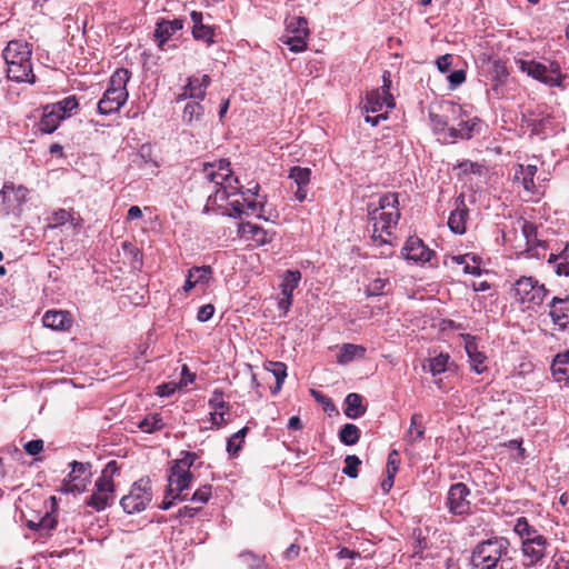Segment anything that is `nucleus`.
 <instances>
[{
	"mask_svg": "<svg viewBox=\"0 0 569 569\" xmlns=\"http://www.w3.org/2000/svg\"><path fill=\"white\" fill-rule=\"evenodd\" d=\"M561 260H569V242L558 253H551L548 258L549 263H556Z\"/></svg>",
	"mask_w": 569,
	"mask_h": 569,
	"instance_id": "obj_63",
	"label": "nucleus"
},
{
	"mask_svg": "<svg viewBox=\"0 0 569 569\" xmlns=\"http://www.w3.org/2000/svg\"><path fill=\"white\" fill-rule=\"evenodd\" d=\"M512 295L516 301L529 309L543 302L547 290L535 278L521 277L515 282Z\"/></svg>",
	"mask_w": 569,
	"mask_h": 569,
	"instance_id": "obj_7",
	"label": "nucleus"
},
{
	"mask_svg": "<svg viewBox=\"0 0 569 569\" xmlns=\"http://www.w3.org/2000/svg\"><path fill=\"white\" fill-rule=\"evenodd\" d=\"M450 366V356L449 353L440 352L433 357H429L422 363V370L425 372L431 373L433 377L446 372Z\"/></svg>",
	"mask_w": 569,
	"mask_h": 569,
	"instance_id": "obj_29",
	"label": "nucleus"
},
{
	"mask_svg": "<svg viewBox=\"0 0 569 569\" xmlns=\"http://www.w3.org/2000/svg\"><path fill=\"white\" fill-rule=\"evenodd\" d=\"M202 100H190L183 108L182 120L191 124L199 122L204 116V107L201 104Z\"/></svg>",
	"mask_w": 569,
	"mask_h": 569,
	"instance_id": "obj_39",
	"label": "nucleus"
},
{
	"mask_svg": "<svg viewBox=\"0 0 569 569\" xmlns=\"http://www.w3.org/2000/svg\"><path fill=\"white\" fill-rule=\"evenodd\" d=\"M537 173V166L535 164H518L515 171V180L519 181L525 190L532 192L535 190L533 178Z\"/></svg>",
	"mask_w": 569,
	"mask_h": 569,
	"instance_id": "obj_33",
	"label": "nucleus"
},
{
	"mask_svg": "<svg viewBox=\"0 0 569 569\" xmlns=\"http://www.w3.org/2000/svg\"><path fill=\"white\" fill-rule=\"evenodd\" d=\"M399 465H400L399 452L396 449H393L388 455L387 473L396 476V473L399 470Z\"/></svg>",
	"mask_w": 569,
	"mask_h": 569,
	"instance_id": "obj_56",
	"label": "nucleus"
},
{
	"mask_svg": "<svg viewBox=\"0 0 569 569\" xmlns=\"http://www.w3.org/2000/svg\"><path fill=\"white\" fill-rule=\"evenodd\" d=\"M402 254L407 260L425 264L431 260L435 251L429 249L420 238L412 236L407 239L402 248Z\"/></svg>",
	"mask_w": 569,
	"mask_h": 569,
	"instance_id": "obj_15",
	"label": "nucleus"
},
{
	"mask_svg": "<svg viewBox=\"0 0 569 569\" xmlns=\"http://www.w3.org/2000/svg\"><path fill=\"white\" fill-rule=\"evenodd\" d=\"M214 315V307L211 303L203 305L199 308L197 313V320L200 322L209 321Z\"/></svg>",
	"mask_w": 569,
	"mask_h": 569,
	"instance_id": "obj_60",
	"label": "nucleus"
},
{
	"mask_svg": "<svg viewBox=\"0 0 569 569\" xmlns=\"http://www.w3.org/2000/svg\"><path fill=\"white\" fill-rule=\"evenodd\" d=\"M241 196L243 199L244 192H241ZM226 210L230 217L240 219L244 214V201H240L239 199L231 200L228 202Z\"/></svg>",
	"mask_w": 569,
	"mask_h": 569,
	"instance_id": "obj_52",
	"label": "nucleus"
},
{
	"mask_svg": "<svg viewBox=\"0 0 569 569\" xmlns=\"http://www.w3.org/2000/svg\"><path fill=\"white\" fill-rule=\"evenodd\" d=\"M548 541L546 537H536V540L521 543L522 556L529 560L523 563L526 568L538 565L546 556Z\"/></svg>",
	"mask_w": 569,
	"mask_h": 569,
	"instance_id": "obj_19",
	"label": "nucleus"
},
{
	"mask_svg": "<svg viewBox=\"0 0 569 569\" xmlns=\"http://www.w3.org/2000/svg\"><path fill=\"white\" fill-rule=\"evenodd\" d=\"M308 21L305 17H289L286 19V33L280 40L292 52H302L307 48L309 37Z\"/></svg>",
	"mask_w": 569,
	"mask_h": 569,
	"instance_id": "obj_9",
	"label": "nucleus"
},
{
	"mask_svg": "<svg viewBox=\"0 0 569 569\" xmlns=\"http://www.w3.org/2000/svg\"><path fill=\"white\" fill-rule=\"evenodd\" d=\"M361 436L360 429L353 423H346L339 430L338 437L345 446L356 445Z\"/></svg>",
	"mask_w": 569,
	"mask_h": 569,
	"instance_id": "obj_43",
	"label": "nucleus"
},
{
	"mask_svg": "<svg viewBox=\"0 0 569 569\" xmlns=\"http://www.w3.org/2000/svg\"><path fill=\"white\" fill-rule=\"evenodd\" d=\"M193 476L187 470V465L182 463V468H178L177 465L172 463L170 467V473L168 476V489L169 492H176L172 499H179L184 501L188 499L187 495H183V490L191 486Z\"/></svg>",
	"mask_w": 569,
	"mask_h": 569,
	"instance_id": "obj_13",
	"label": "nucleus"
},
{
	"mask_svg": "<svg viewBox=\"0 0 569 569\" xmlns=\"http://www.w3.org/2000/svg\"><path fill=\"white\" fill-rule=\"evenodd\" d=\"M194 282L198 284H207L212 278L213 270L210 266L193 267L190 270Z\"/></svg>",
	"mask_w": 569,
	"mask_h": 569,
	"instance_id": "obj_49",
	"label": "nucleus"
},
{
	"mask_svg": "<svg viewBox=\"0 0 569 569\" xmlns=\"http://www.w3.org/2000/svg\"><path fill=\"white\" fill-rule=\"evenodd\" d=\"M360 465L361 460L357 456L349 455L345 459V468L342 469V472L349 478L355 479L358 477V467Z\"/></svg>",
	"mask_w": 569,
	"mask_h": 569,
	"instance_id": "obj_51",
	"label": "nucleus"
},
{
	"mask_svg": "<svg viewBox=\"0 0 569 569\" xmlns=\"http://www.w3.org/2000/svg\"><path fill=\"white\" fill-rule=\"evenodd\" d=\"M383 84L367 93L363 101V109L366 112L381 113L383 109H392L395 107V99L390 93V72L385 71L382 76Z\"/></svg>",
	"mask_w": 569,
	"mask_h": 569,
	"instance_id": "obj_10",
	"label": "nucleus"
},
{
	"mask_svg": "<svg viewBox=\"0 0 569 569\" xmlns=\"http://www.w3.org/2000/svg\"><path fill=\"white\" fill-rule=\"evenodd\" d=\"M465 349L468 355L471 369L478 375L485 372L487 369V367L485 366L487 357L483 352H481L478 349L476 341L473 339L467 340Z\"/></svg>",
	"mask_w": 569,
	"mask_h": 569,
	"instance_id": "obj_28",
	"label": "nucleus"
},
{
	"mask_svg": "<svg viewBox=\"0 0 569 569\" xmlns=\"http://www.w3.org/2000/svg\"><path fill=\"white\" fill-rule=\"evenodd\" d=\"M548 307L552 323L559 330L569 329V295L563 298L553 297Z\"/></svg>",
	"mask_w": 569,
	"mask_h": 569,
	"instance_id": "obj_16",
	"label": "nucleus"
},
{
	"mask_svg": "<svg viewBox=\"0 0 569 569\" xmlns=\"http://www.w3.org/2000/svg\"><path fill=\"white\" fill-rule=\"evenodd\" d=\"M518 69L528 77L543 83L549 88H566L568 76L561 71L560 63L551 59L527 60L516 59Z\"/></svg>",
	"mask_w": 569,
	"mask_h": 569,
	"instance_id": "obj_4",
	"label": "nucleus"
},
{
	"mask_svg": "<svg viewBox=\"0 0 569 569\" xmlns=\"http://www.w3.org/2000/svg\"><path fill=\"white\" fill-rule=\"evenodd\" d=\"M69 219L70 213L64 209H59L49 218V224L54 228L60 227L63 226Z\"/></svg>",
	"mask_w": 569,
	"mask_h": 569,
	"instance_id": "obj_55",
	"label": "nucleus"
},
{
	"mask_svg": "<svg viewBox=\"0 0 569 569\" xmlns=\"http://www.w3.org/2000/svg\"><path fill=\"white\" fill-rule=\"evenodd\" d=\"M183 28V20L181 19H173L171 21L169 20H162L157 23V28L154 30V38L158 40V46L162 48L164 42L177 31L181 30Z\"/></svg>",
	"mask_w": 569,
	"mask_h": 569,
	"instance_id": "obj_26",
	"label": "nucleus"
},
{
	"mask_svg": "<svg viewBox=\"0 0 569 569\" xmlns=\"http://www.w3.org/2000/svg\"><path fill=\"white\" fill-rule=\"evenodd\" d=\"M42 323L47 328L62 330L69 325V318L63 311L48 310L42 317Z\"/></svg>",
	"mask_w": 569,
	"mask_h": 569,
	"instance_id": "obj_38",
	"label": "nucleus"
},
{
	"mask_svg": "<svg viewBox=\"0 0 569 569\" xmlns=\"http://www.w3.org/2000/svg\"><path fill=\"white\" fill-rule=\"evenodd\" d=\"M43 440L34 439L24 443L23 449L29 456H37L43 450Z\"/></svg>",
	"mask_w": 569,
	"mask_h": 569,
	"instance_id": "obj_59",
	"label": "nucleus"
},
{
	"mask_svg": "<svg viewBox=\"0 0 569 569\" xmlns=\"http://www.w3.org/2000/svg\"><path fill=\"white\" fill-rule=\"evenodd\" d=\"M198 459V455L196 452L187 451L183 457L174 460L173 463L177 465L178 468H182V463L187 465V470L190 471V468L193 466L194 461Z\"/></svg>",
	"mask_w": 569,
	"mask_h": 569,
	"instance_id": "obj_62",
	"label": "nucleus"
},
{
	"mask_svg": "<svg viewBox=\"0 0 569 569\" xmlns=\"http://www.w3.org/2000/svg\"><path fill=\"white\" fill-rule=\"evenodd\" d=\"M365 355V347L353 343H343L337 355V362L339 365H348L357 358H363Z\"/></svg>",
	"mask_w": 569,
	"mask_h": 569,
	"instance_id": "obj_35",
	"label": "nucleus"
},
{
	"mask_svg": "<svg viewBox=\"0 0 569 569\" xmlns=\"http://www.w3.org/2000/svg\"><path fill=\"white\" fill-rule=\"evenodd\" d=\"M521 231L526 239L528 251H532L535 247L543 244V242L537 238V226L535 223L526 220L522 221Z\"/></svg>",
	"mask_w": 569,
	"mask_h": 569,
	"instance_id": "obj_46",
	"label": "nucleus"
},
{
	"mask_svg": "<svg viewBox=\"0 0 569 569\" xmlns=\"http://www.w3.org/2000/svg\"><path fill=\"white\" fill-rule=\"evenodd\" d=\"M288 178L292 180L297 187L295 191L296 200L299 202L305 201L308 194V186L311 180V170L309 168L295 166L290 168Z\"/></svg>",
	"mask_w": 569,
	"mask_h": 569,
	"instance_id": "obj_21",
	"label": "nucleus"
},
{
	"mask_svg": "<svg viewBox=\"0 0 569 569\" xmlns=\"http://www.w3.org/2000/svg\"><path fill=\"white\" fill-rule=\"evenodd\" d=\"M452 263L462 266V270L467 274L479 276L481 273V259L472 253L451 256Z\"/></svg>",
	"mask_w": 569,
	"mask_h": 569,
	"instance_id": "obj_32",
	"label": "nucleus"
},
{
	"mask_svg": "<svg viewBox=\"0 0 569 569\" xmlns=\"http://www.w3.org/2000/svg\"><path fill=\"white\" fill-rule=\"evenodd\" d=\"M32 48L26 41L12 40L2 51L7 64L8 79L16 82L34 83L36 76L32 70Z\"/></svg>",
	"mask_w": 569,
	"mask_h": 569,
	"instance_id": "obj_3",
	"label": "nucleus"
},
{
	"mask_svg": "<svg viewBox=\"0 0 569 569\" xmlns=\"http://www.w3.org/2000/svg\"><path fill=\"white\" fill-rule=\"evenodd\" d=\"M152 499L151 481L149 478L137 480L128 495L123 496L120 505L128 515L143 511Z\"/></svg>",
	"mask_w": 569,
	"mask_h": 569,
	"instance_id": "obj_8",
	"label": "nucleus"
},
{
	"mask_svg": "<svg viewBox=\"0 0 569 569\" xmlns=\"http://www.w3.org/2000/svg\"><path fill=\"white\" fill-rule=\"evenodd\" d=\"M467 218H468V209L465 204L463 197L460 196L456 200V209L453 211H451L450 217L448 219V226H449L450 230L457 234L465 233Z\"/></svg>",
	"mask_w": 569,
	"mask_h": 569,
	"instance_id": "obj_24",
	"label": "nucleus"
},
{
	"mask_svg": "<svg viewBox=\"0 0 569 569\" xmlns=\"http://www.w3.org/2000/svg\"><path fill=\"white\" fill-rule=\"evenodd\" d=\"M238 232L241 237L254 241L257 246H263L270 241L268 232L262 227L250 222H241Z\"/></svg>",
	"mask_w": 569,
	"mask_h": 569,
	"instance_id": "obj_27",
	"label": "nucleus"
},
{
	"mask_svg": "<svg viewBox=\"0 0 569 569\" xmlns=\"http://www.w3.org/2000/svg\"><path fill=\"white\" fill-rule=\"evenodd\" d=\"M211 489H212V487L210 485H204V486L200 487L199 489H197L193 492L190 500L193 502H200V503L208 502V500L210 499L211 493H212Z\"/></svg>",
	"mask_w": 569,
	"mask_h": 569,
	"instance_id": "obj_54",
	"label": "nucleus"
},
{
	"mask_svg": "<svg viewBox=\"0 0 569 569\" xmlns=\"http://www.w3.org/2000/svg\"><path fill=\"white\" fill-rule=\"evenodd\" d=\"M481 130V120L477 117L461 119L457 127H449L446 137L456 141L457 139L469 140Z\"/></svg>",
	"mask_w": 569,
	"mask_h": 569,
	"instance_id": "obj_20",
	"label": "nucleus"
},
{
	"mask_svg": "<svg viewBox=\"0 0 569 569\" xmlns=\"http://www.w3.org/2000/svg\"><path fill=\"white\" fill-rule=\"evenodd\" d=\"M249 431L248 427H243L240 430H238L236 433H233L230 438L227 440V451L230 457L234 458L238 456L239 451L242 448V443L244 441V438Z\"/></svg>",
	"mask_w": 569,
	"mask_h": 569,
	"instance_id": "obj_44",
	"label": "nucleus"
},
{
	"mask_svg": "<svg viewBox=\"0 0 569 569\" xmlns=\"http://www.w3.org/2000/svg\"><path fill=\"white\" fill-rule=\"evenodd\" d=\"M202 173L212 184L213 192L208 197V201L212 203L219 204L240 191L239 180L232 174L230 162L226 159L216 163H204Z\"/></svg>",
	"mask_w": 569,
	"mask_h": 569,
	"instance_id": "obj_2",
	"label": "nucleus"
},
{
	"mask_svg": "<svg viewBox=\"0 0 569 569\" xmlns=\"http://www.w3.org/2000/svg\"><path fill=\"white\" fill-rule=\"evenodd\" d=\"M266 368L273 375L276 380L284 382L287 378V366L283 362L270 361Z\"/></svg>",
	"mask_w": 569,
	"mask_h": 569,
	"instance_id": "obj_53",
	"label": "nucleus"
},
{
	"mask_svg": "<svg viewBox=\"0 0 569 569\" xmlns=\"http://www.w3.org/2000/svg\"><path fill=\"white\" fill-rule=\"evenodd\" d=\"M50 106L64 119L69 117L73 110L78 109L79 103L74 96H68L56 103H51Z\"/></svg>",
	"mask_w": 569,
	"mask_h": 569,
	"instance_id": "obj_45",
	"label": "nucleus"
},
{
	"mask_svg": "<svg viewBox=\"0 0 569 569\" xmlns=\"http://www.w3.org/2000/svg\"><path fill=\"white\" fill-rule=\"evenodd\" d=\"M240 560L247 566L248 569H262L264 567L263 558L246 551L240 553Z\"/></svg>",
	"mask_w": 569,
	"mask_h": 569,
	"instance_id": "obj_50",
	"label": "nucleus"
},
{
	"mask_svg": "<svg viewBox=\"0 0 569 569\" xmlns=\"http://www.w3.org/2000/svg\"><path fill=\"white\" fill-rule=\"evenodd\" d=\"M129 97L128 91H113L106 90L102 98L98 102V112L100 114H111L120 110L127 102Z\"/></svg>",
	"mask_w": 569,
	"mask_h": 569,
	"instance_id": "obj_18",
	"label": "nucleus"
},
{
	"mask_svg": "<svg viewBox=\"0 0 569 569\" xmlns=\"http://www.w3.org/2000/svg\"><path fill=\"white\" fill-rule=\"evenodd\" d=\"M510 542L505 537H493L479 542L472 551L471 562L476 569H497L499 561L508 555Z\"/></svg>",
	"mask_w": 569,
	"mask_h": 569,
	"instance_id": "obj_6",
	"label": "nucleus"
},
{
	"mask_svg": "<svg viewBox=\"0 0 569 569\" xmlns=\"http://www.w3.org/2000/svg\"><path fill=\"white\" fill-rule=\"evenodd\" d=\"M301 280V273L298 270H288L284 273L282 282L280 284L281 296L293 297V291L298 287Z\"/></svg>",
	"mask_w": 569,
	"mask_h": 569,
	"instance_id": "obj_42",
	"label": "nucleus"
},
{
	"mask_svg": "<svg viewBox=\"0 0 569 569\" xmlns=\"http://www.w3.org/2000/svg\"><path fill=\"white\" fill-rule=\"evenodd\" d=\"M208 405L213 411L228 413L230 410L229 402L223 400V391L221 389L213 390L211 398L208 400Z\"/></svg>",
	"mask_w": 569,
	"mask_h": 569,
	"instance_id": "obj_48",
	"label": "nucleus"
},
{
	"mask_svg": "<svg viewBox=\"0 0 569 569\" xmlns=\"http://www.w3.org/2000/svg\"><path fill=\"white\" fill-rule=\"evenodd\" d=\"M211 83V78L208 74L190 76L183 86L187 90L190 100H203L207 94V89Z\"/></svg>",
	"mask_w": 569,
	"mask_h": 569,
	"instance_id": "obj_23",
	"label": "nucleus"
},
{
	"mask_svg": "<svg viewBox=\"0 0 569 569\" xmlns=\"http://www.w3.org/2000/svg\"><path fill=\"white\" fill-rule=\"evenodd\" d=\"M138 428L146 433L161 430L164 428L163 417L158 412L150 413L138 422Z\"/></svg>",
	"mask_w": 569,
	"mask_h": 569,
	"instance_id": "obj_41",
	"label": "nucleus"
},
{
	"mask_svg": "<svg viewBox=\"0 0 569 569\" xmlns=\"http://www.w3.org/2000/svg\"><path fill=\"white\" fill-rule=\"evenodd\" d=\"M226 412H220V411H212L210 412V422H211V428H216V429H219L223 426L227 425L228 420L226 419Z\"/></svg>",
	"mask_w": 569,
	"mask_h": 569,
	"instance_id": "obj_61",
	"label": "nucleus"
},
{
	"mask_svg": "<svg viewBox=\"0 0 569 569\" xmlns=\"http://www.w3.org/2000/svg\"><path fill=\"white\" fill-rule=\"evenodd\" d=\"M28 194L29 190L24 186L6 182L0 190V202L7 213H16L27 201Z\"/></svg>",
	"mask_w": 569,
	"mask_h": 569,
	"instance_id": "obj_12",
	"label": "nucleus"
},
{
	"mask_svg": "<svg viewBox=\"0 0 569 569\" xmlns=\"http://www.w3.org/2000/svg\"><path fill=\"white\" fill-rule=\"evenodd\" d=\"M449 87L455 90L466 81V71L463 69L455 70L448 76Z\"/></svg>",
	"mask_w": 569,
	"mask_h": 569,
	"instance_id": "obj_57",
	"label": "nucleus"
},
{
	"mask_svg": "<svg viewBox=\"0 0 569 569\" xmlns=\"http://www.w3.org/2000/svg\"><path fill=\"white\" fill-rule=\"evenodd\" d=\"M26 526L31 529L39 531L41 536L49 535L57 526V520L49 512L37 519H27Z\"/></svg>",
	"mask_w": 569,
	"mask_h": 569,
	"instance_id": "obj_37",
	"label": "nucleus"
},
{
	"mask_svg": "<svg viewBox=\"0 0 569 569\" xmlns=\"http://www.w3.org/2000/svg\"><path fill=\"white\" fill-rule=\"evenodd\" d=\"M244 201V214H256L257 217L261 218V211L263 210V204L261 202H258L256 200H250L247 198H243Z\"/></svg>",
	"mask_w": 569,
	"mask_h": 569,
	"instance_id": "obj_58",
	"label": "nucleus"
},
{
	"mask_svg": "<svg viewBox=\"0 0 569 569\" xmlns=\"http://www.w3.org/2000/svg\"><path fill=\"white\" fill-rule=\"evenodd\" d=\"M390 290V282L387 278H376L367 287V296L377 297L386 295Z\"/></svg>",
	"mask_w": 569,
	"mask_h": 569,
	"instance_id": "obj_47",
	"label": "nucleus"
},
{
	"mask_svg": "<svg viewBox=\"0 0 569 569\" xmlns=\"http://www.w3.org/2000/svg\"><path fill=\"white\" fill-rule=\"evenodd\" d=\"M551 372L556 381L569 386V350L556 355Z\"/></svg>",
	"mask_w": 569,
	"mask_h": 569,
	"instance_id": "obj_25",
	"label": "nucleus"
},
{
	"mask_svg": "<svg viewBox=\"0 0 569 569\" xmlns=\"http://www.w3.org/2000/svg\"><path fill=\"white\" fill-rule=\"evenodd\" d=\"M345 415L350 419H358L366 412L362 397L358 393H349L345 399Z\"/></svg>",
	"mask_w": 569,
	"mask_h": 569,
	"instance_id": "obj_36",
	"label": "nucleus"
},
{
	"mask_svg": "<svg viewBox=\"0 0 569 569\" xmlns=\"http://www.w3.org/2000/svg\"><path fill=\"white\" fill-rule=\"evenodd\" d=\"M119 473V467L116 460L109 461L100 477L94 482L92 495L86 500V505L96 511H103L110 507L116 498L113 477Z\"/></svg>",
	"mask_w": 569,
	"mask_h": 569,
	"instance_id": "obj_5",
	"label": "nucleus"
},
{
	"mask_svg": "<svg viewBox=\"0 0 569 569\" xmlns=\"http://www.w3.org/2000/svg\"><path fill=\"white\" fill-rule=\"evenodd\" d=\"M426 428L423 426V416L416 412L410 418V426L405 436V441L416 445L425 438Z\"/></svg>",
	"mask_w": 569,
	"mask_h": 569,
	"instance_id": "obj_31",
	"label": "nucleus"
},
{
	"mask_svg": "<svg viewBox=\"0 0 569 569\" xmlns=\"http://www.w3.org/2000/svg\"><path fill=\"white\" fill-rule=\"evenodd\" d=\"M399 199L396 192H386L379 197L378 204H368V214L372 221V240L375 243L392 244L389 239L400 219Z\"/></svg>",
	"mask_w": 569,
	"mask_h": 569,
	"instance_id": "obj_1",
	"label": "nucleus"
},
{
	"mask_svg": "<svg viewBox=\"0 0 569 569\" xmlns=\"http://www.w3.org/2000/svg\"><path fill=\"white\" fill-rule=\"evenodd\" d=\"M509 76L506 63L500 59H495L490 62L489 79L490 86L487 89L489 98L500 99L503 97L502 88Z\"/></svg>",
	"mask_w": 569,
	"mask_h": 569,
	"instance_id": "obj_14",
	"label": "nucleus"
},
{
	"mask_svg": "<svg viewBox=\"0 0 569 569\" xmlns=\"http://www.w3.org/2000/svg\"><path fill=\"white\" fill-rule=\"evenodd\" d=\"M438 70L441 73H447L450 70L452 63V57L450 54L441 56L436 61Z\"/></svg>",
	"mask_w": 569,
	"mask_h": 569,
	"instance_id": "obj_64",
	"label": "nucleus"
},
{
	"mask_svg": "<svg viewBox=\"0 0 569 569\" xmlns=\"http://www.w3.org/2000/svg\"><path fill=\"white\" fill-rule=\"evenodd\" d=\"M131 78V72L128 69L119 68L117 69L109 79V84L107 90L113 91H128L127 83Z\"/></svg>",
	"mask_w": 569,
	"mask_h": 569,
	"instance_id": "obj_40",
	"label": "nucleus"
},
{
	"mask_svg": "<svg viewBox=\"0 0 569 569\" xmlns=\"http://www.w3.org/2000/svg\"><path fill=\"white\" fill-rule=\"evenodd\" d=\"M470 489L463 482H456L449 487L446 497V508L452 516H467L471 513Z\"/></svg>",
	"mask_w": 569,
	"mask_h": 569,
	"instance_id": "obj_11",
	"label": "nucleus"
},
{
	"mask_svg": "<svg viewBox=\"0 0 569 569\" xmlns=\"http://www.w3.org/2000/svg\"><path fill=\"white\" fill-rule=\"evenodd\" d=\"M515 533L520 538L521 543L536 540V537H543L538 530L531 526L526 517L517 518L513 526Z\"/></svg>",
	"mask_w": 569,
	"mask_h": 569,
	"instance_id": "obj_34",
	"label": "nucleus"
},
{
	"mask_svg": "<svg viewBox=\"0 0 569 569\" xmlns=\"http://www.w3.org/2000/svg\"><path fill=\"white\" fill-rule=\"evenodd\" d=\"M192 26V36L196 40L202 41L210 47L214 43V29L211 26L203 23V16L201 12L192 11L190 14Z\"/></svg>",
	"mask_w": 569,
	"mask_h": 569,
	"instance_id": "obj_22",
	"label": "nucleus"
},
{
	"mask_svg": "<svg viewBox=\"0 0 569 569\" xmlns=\"http://www.w3.org/2000/svg\"><path fill=\"white\" fill-rule=\"evenodd\" d=\"M71 471L68 475V480L63 482L62 490L64 492L80 493L84 490V482H77L82 477L87 478L90 476V463H83L79 461H72L70 463Z\"/></svg>",
	"mask_w": 569,
	"mask_h": 569,
	"instance_id": "obj_17",
	"label": "nucleus"
},
{
	"mask_svg": "<svg viewBox=\"0 0 569 569\" xmlns=\"http://www.w3.org/2000/svg\"><path fill=\"white\" fill-rule=\"evenodd\" d=\"M62 120L63 118L59 116L51 106L47 104L43 108L42 116L37 124L38 130L42 133L50 134L59 127Z\"/></svg>",
	"mask_w": 569,
	"mask_h": 569,
	"instance_id": "obj_30",
	"label": "nucleus"
}]
</instances>
